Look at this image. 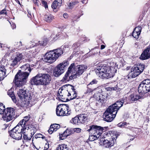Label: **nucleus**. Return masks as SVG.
Listing matches in <instances>:
<instances>
[{
  "label": "nucleus",
  "instance_id": "nucleus-1",
  "mask_svg": "<svg viewBox=\"0 0 150 150\" xmlns=\"http://www.w3.org/2000/svg\"><path fill=\"white\" fill-rule=\"evenodd\" d=\"M21 68L23 71L19 70L15 76L13 82L15 86L17 87H20L24 85L26 82V79L31 71L29 64H27L21 66Z\"/></svg>",
  "mask_w": 150,
  "mask_h": 150
},
{
  "label": "nucleus",
  "instance_id": "nucleus-2",
  "mask_svg": "<svg viewBox=\"0 0 150 150\" xmlns=\"http://www.w3.org/2000/svg\"><path fill=\"white\" fill-rule=\"evenodd\" d=\"M116 70L114 67L102 64H98L95 69L97 75L103 79L113 77Z\"/></svg>",
  "mask_w": 150,
  "mask_h": 150
},
{
  "label": "nucleus",
  "instance_id": "nucleus-3",
  "mask_svg": "<svg viewBox=\"0 0 150 150\" xmlns=\"http://www.w3.org/2000/svg\"><path fill=\"white\" fill-rule=\"evenodd\" d=\"M95 90L96 92L93 95V97L96 100V103L97 105L100 106L107 101L108 93L107 91L105 89H102L98 88L94 89L87 87L86 93H89Z\"/></svg>",
  "mask_w": 150,
  "mask_h": 150
},
{
  "label": "nucleus",
  "instance_id": "nucleus-4",
  "mask_svg": "<svg viewBox=\"0 0 150 150\" xmlns=\"http://www.w3.org/2000/svg\"><path fill=\"white\" fill-rule=\"evenodd\" d=\"M51 79V77L49 74L39 73L31 79L30 83L32 85L46 86L50 83Z\"/></svg>",
  "mask_w": 150,
  "mask_h": 150
},
{
  "label": "nucleus",
  "instance_id": "nucleus-5",
  "mask_svg": "<svg viewBox=\"0 0 150 150\" xmlns=\"http://www.w3.org/2000/svg\"><path fill=\"white\" fill-rule=\"evenodd\" d=\"M61 48H59L47 52L44 56V61L50 64L54 62L63 53Z\"/></svg>",
  "mask_w": 150,
  "mask_h": 150
},
{
  "label": "nucleus",
  "instance_id": "nucleus-6",
  "mask_svg": "<svg viewBox=\"0 0 150 150\" xmlns=\"http://www.w3.org/2000/svg\"><path fill=\"white\" fill-rule=\"evenodd\" d=\"M56 114L59 116H68L71 115V109L68 104H61L57 106Z\"/></svg>",
  "mask_w": 150,
  "mask_h": 150
},
{
  "label": "nucleus",
  "instance_id": "nucleus-7",
  "mask_svg": "<svg viewBox=\"0 0 150 150\" xmlns=\"http://www.w3.org/2000/svg\"><path fill=\"white\" fill-rule=\"evenodd\" d=\"M138 91L142 94H144L150 92V79L144 80L139 85Z\"/></svg>",
  "mask_w": 150,
  "mask_h": 150
},
{
  "label": "nucleus",
  "instance_id": "nucleus-8",
  "mask_svg": "<svg viewBox=\"0 0 150 150\" xmlns=\"http://www.w3.org/2000/svg\"><path fill=\"white\" fill-rule=\"evenodd\" d=\"M15 110L12 108H8L5 110L2 118L6 122H9L16 117Z\"/></svg>",
  "mask_w": 150,
  "mask_h": 150
},
{
  "label": "nucleus",
  "instance_id": "nucleus-9",
  "mask_svg": "<svg viewBox=\"0 0 150 150\" xmlns=\"http://www.w3.org/2000/svg\"><path fill=\"white\" fill-rule=\"evenodd\" d=\"M87 68V66L85 65L81 64L75 66L74 64V66L72 69V71L73 70H74V72L73 74L75 78H76L79 77Z\"/></svg>",
  "mask_w": 150,
  "mask_h": 150
},
{
  "label": "nucleus",
  "instance_id": "nucleus-10",
  "mask_svg": "<svg viewBox=\"0 0 150 150\" xmlns=\"http://www.w3.org/2000/svg\"><path fill=\"white\" fill-rule=\"evenodd\" d=\"M74 63L71 64L69 67L67 71L65 74L62 79L61 80L62 82H66L69 81L70 80H72L76 79L73 74H72L70 76V74L72 71V69L74 66Z\"/></svg>",
  "mask_w": 150,
  "mask_h": 150
},
{
  "label": "nucleus",
  "instance_id": "nucleus-11",
  "mask_svg": "<svg viewBox=\"0 0 150 150\" xmlns=\"http://www.w3.org/2000/svg\"><path fill=\"white\" fill-rule=\"evenodd\" d=\"M25 90L20 88L17 91L18 96L21 100L24 99L25 101L30 102L32 97L30 93H27Z\"/></svg>",
  "mask_w": 150,
  "mask_h": 150
},
{
  "label": "nucleus",
  "instance_id": "nucleus-12",
  "mask_svg": "<svg viewBox=\"0 0 150 150\" xmlns=\"http://www.w3.org/2000/svg\"><path fill=\"white\" fill-rule=\"evenodd\" d=\"M30 118L29 115L23 117V118L19 122V125H23V132L25 133L24 131L26 129L27 130L31 129L33 127V125H30L29 123V120Z\"/></svg>",
  "mask_w": 150,
  "mask_h": 150
},
{
  "label": "nucleus",
  "instance_id": "nucleus-13",
  "mask_svg": "<svg viewBox=\"0 0 150 150\" xmlns=\"http://www.w3.org/2000/svg\"><path fill=\"white\" fill-rule=\"evenodd\" d=\"M14 58L13 59L12 63L11 64V67H13L17 65L18 62L21 60L23 56L21 53L16 52L14 54Z\"/></svg>",
  "mask_w": 150,
  "mask_h": 150
},
{
  "label": "nucleus",
  "instance_id": "nucleus-14",
  "mask_svg": "<svg viewBox=\"0 0 150 150\" xmlns=\"http://www.w3.org/2000/svg\"><path fill=\"white\" fill-rule=\"evenodd\" d=\"M103 141V146L105 148H109L112 146L114 144V141L113 138L111 137L110 140H108L107 139H103L101 141Z\"/></svg>",
  "mask_w": 150,
  "mask_h": 150
},
{
  "label": "nucleus",
  "instance_id": "nucleus-15",
  "mask_svg": "<svg viewBox=\"0 0 150 150\" xmlns=\"http://www.w3.org/2000/svg\"><path fill=\"white\" fill-rule=\"evenodd\" d=\"M103 117L104 120L109 122L112 121L115 117V115L108 111H105L103 114Z\"/></svg>",
  "mask_w": 150,
  "mask_h": 150
},
{
  "label": "nucleus",
  "instance_id": "nucleus-16",
  "mask_svg": "<svg viewBox=\"0 0 150 150\" xmlns=\"http://www.w3.org/2000/svg\"><path fill=\"white\" fill-rule=\"evenodd\" d=\"M9 133L12 137L17 140L21 139L22 137L21 132H18L11 130L9 132Z\"/></svg>",
  "mask_w": 150,
  "mask_h": 150
},
{
  "label": "nucleus",
  "instance_id": "nucleus-17",
  "mask_svg": "<svg viewBox=\"0 0 150 150\" xmlns=\"http://www.w3.org/2000/svg\"><path fill=\"white\" fill-rule=\"evenodd\" d=\"M64 71L62 67L59 66L58 65L55 67L53 71V75L56 77H58L62 74Z\"/></svg>",
  "mask_w": 150,
  "mask_h": 150
},
{
  "label": "nucleus",
  "instance_id": "nucleus-18",
  "mask_svg": "<svg viewBox=\"0 0 150 150\" xmlns=\"http://www.w3.org/2000/svg\"><path fill=\"white\" fill-rule=\"evenodd\" d=\"M134 67L132 68L131 71L128 75V78H134L139 75L140 74Z\"/></svg>",
  "mask_w": 150,
  "mask_h": 150
},
{
  "label": "nucleus",
  "instance_id": "nucleus-19",
  "mask_svg": "<svg viewBox=\"0 0 150 150\" xmlns=\"http://www.w3.org/2000/svg\"><path fill=\"white\" fill-rule=\"evenodd\" d=\"M98 126L97 125H92L89 127V129L87 130L91 134H97L99 135V134L98 133L99 132V130H98Z\"/></svg>",
  "mask_w": 150,
  "mask_h": 150
},
{
  "label": "nucleus",
  "instance_id": "nucleus-20",
  "mask_svg": "<svg viewBox=\"0 0 150 150\" xmlns=\"http://www.w3.org/2000/svg\"><path fill=\"white\" fill-rule=\"evenodd\" d=\"M115 105L114 104H113L110 106L105 111L110 112L111 114H114L116 116L119 109L116 108Z\"/></svg>",
  "mask_w": 150,
  "mask_h": 150
},
{
  "label": "nucleus",
  "instance_id": "nucleus-21",
  "mask_svg": "<svg viewBox=\"0 0 150 150\" xmlns=\"http://www.w3.org/2000/svg\"><path fill=\"white\" fill-rule=\"evenodd\" d=\"M59 125L55 124L51 125L50 127V128L48 130V132L50 134H51L53 132L56 131L60 128Z\"/></svg>",
  "mask_w": 150,
  "mask_h": 150
},
{
  "label": "nucleus",
  "instance_id": "nucleus-22",
  "mask_svg": "<svg viewBox=\"0 0 150 150\" xmlns=\"http://www.w3.org/2000/svg\"><path fill=\"white\" fill-rule=\"evenodd\" d=\"M149 58H150V53L146 49L141 54L140 58L142 60H145Z\"/></svg>",
  "mask_w": 150,
  "mask_h": 150
},
{
  "label": "nucleus",
  "instance_id": "nucleus-23",
  "mask_svg": "<svg viewBox=\"0 0 150 150\" xmlns=\"http://www.w3.org/2000/svg\"><path fill=\"white\" fill-rule=\"evenodd\" d=\"M6 72L5 66H0V78L1 79H4L6 76Z\"/></svg>",
  "mask_w": 150,
  "mask_h": 150
},
{
  "label": "nucleus",
  "instance_id": "nucleus-24",
  "mask_svg": "<svg viewBox=\"0 0 150 150\" xmlns=\"http://www.w3.org/2000/svg\"><path fill=\"white\" fill-rule=\"evenodd\" d=\"M80 123L84 124L87 121L88 119L86 115L81 114L78 116Z\"/></svg>",
  "mask_w": 150,
  "mask_h": 150
},
{
  "label": "nucleus",
  "instance_id": "nucleus-25",
  "mask_svg": "<svg viewBox=\"0 0 150 150\" xmlns=\"http://www.w3.org/2000/svg\"><path fill=\"white\" fill-rule=\"evenodd\" d=\"M134 67L137 69V71L139 72V73L140 74L142 73L144 70L145 68V65L143 63H139L138 64L137 66L135 65L134 66Z\"/></svg>",
  "mask_w": 150,
  "mask_h": 150
},
{
  "label": "nucleus",
  "instance_id": "nucleus-26",
  "mask_svg": "<svg viewBox=\"0 0 150 150\" xmlns=\"http://www.w3.org/2000/svg\"><path fill=\"white\" fill-rule=\"evenodd\" d=\"M142 96H139L136 94H131L128 97L130 102L135 101L141 98Z\"/></svg>",
  "mask_w": 150,
  "mask_h": 150
},
{
  "label": "nucleus",
  "instance_id": "nucleus-27",
  "mask_svg": "<svg viewBox=\"0 0 150 150\" xmlns=\"http://www.w3.org/2000/svg\"><path fill=\"white\" fill-rule=\"evenodd\" d=\"M69 131V129H67L63 133L59 134V139L61 140H63L65 139L68 136L70 135L71 133Z\"/></svg>",
  "mask_w": 150,
  "mask_h": 150
},
{
  "label": "nucleus",
  "instance_id": "nucleus-28",
  "mask_svg": "<svg viewBox=\"0 0 150 150\" xmlns=\"http://www.w3.org/2000/svg\"><path fill=\"white\" fill-rule=\"evenodd\" d=\"M62 3V1H54L51 6L52 8L56 9L57 7L60 6Z\"/></svg>",
  "mask_w": 150,
  "mask_h": 150
},
{
  "label": "nucleus",
  "instance_id": "nucleus-29",
  "mask_svg": "<svg viewBox=\"0 0 150 150\" xmlns=\"http://www.w3.org/2000/svg\"><path fill=\"white\" fill-rule=\"evenodd\" d=\"M23 125H19V123L14 128L12 129V130L13 131H16V132H23V126H22Z\"/></svg>",
  "mask_w": 150,
  "mask_h": 150
},
{
  "label": "nucleus",
  "instance_id": "nucleus-30",
  "mask_svg": "<svg viewBox=\"0 0 150 150\" xmlns=\"http://www.w3.org/2000/svg\"><path fill=\"white\" fill-rule=\"evenodd\" d=\"M56 150H70L68 146L65 144L59 145L57 148Z\"/></svg>",
  "mask_w": 150,
  "mask_h": 150
},
{
  "label": "nucleus",
  "instance_id": "nucleus-31",
  "mask_svg": "<svg viewBox=\"0 0 150 150\" xmlns=\"http://www.w3.org/2000/svg\"><path fill=\"white\" fill-rule=\"evenodd\" d=\"M44 18L45 21L49 23L54 18V16L51 14H46L44 16Z\"/></svg>",
  "mask_w": 150,
  "mask_h": 150
},
{
  "label": "nucleus",
  "instance_id": "nucleus-32",
  "mask_svg": "<svg viewBox=\"0 0 150 150\" xmlns=\"http://www.w3.org/2000/svg\"><path fill=\"white\" fill-rule=\"evenodd\" d=\"M124 102V100L122 99L121 100H117L113 104H114L118 109H119L120 108L122 107Z\"/></svg>",
  "mask_w": 150,
  "mask_h": 150
},
{
  "label": "nucleus",
  "instance_id": "nucleus-33",
  "mask_svg": "<svg viewBox=\"0 0 150 150\" xmlns=\"http://www.w3.org/2000/svg\"><path fill=\"white\" fill-rule=\"evenodd\" d=\"M70 122L75 125H79L81 124L78 116H76L73 118L72 120L70 121Z\"/></svg>",
  "mask_w": 150,
  "mask_h": 150
},
{
  "label": "nucleus",
  "instance_id": "nucleus-34",
  "mask_svg": "<svg viewBox=\"0 0 150 150\" xmlns=\"http://www.w3.org/2000/svg\"><path fill=\"white\" fill-rule=\"evenodd\" d=\"M99 135L97 134L96 133L95 134H92L89 136L88 139L90 141H93L95 140L98 139L100 136Z\"/></svg>",
  "mask_w": 150,
  "mask_h": 150
},
{
  "label": "nucleus",
  "instance_id": "nucleus-35",
  "mask_svg": "<svg viewBox=\"0 0 150 150\" xmlns=\"http://www.w3.org/2000/svg\"><path fill=\"white\" fill-rule=\"evenodd\" d=\"M108 128V127H102L100 126L98 127V130H99V132L98 133L99 134V135L100 136L102 134V133L106 131Z\"/></svg>",
  "mask_w": 150,
  "mask_h": 150
},
{
  "label": "nucleus",
  "instance_id": "nucleus-36",
  "mask_svg": "<svg viewBox=\"0 0 150 150\" xmlns=\"http://www.w3.org/2000/svg\"><path fill=\"white\" fill-rule=\"evenodd\" d=\"M8 94L11 98L12 100L14 103H15L17 102L15 96L13 92L9 91L8 92Z\"/></svg>",
  "mask_w": 150,
  "mask_h": 150
},
{
  "label": "nucleus",
  "instance_id": "nucleus-37",
  "mask_svg": "<svg viewBox=\"0 0 150 150\" xmlns=\"http://www.w3.org/2000/svg\"><path fill=\"white\" fill-rule=\"evenodd\" d=\"M57 35L52 33L50 37L47 38V41H54L57 39Z\"/></svg>",
  "mask_w": 150,
  "mask_h": 150
},
{
  "label": "nucleus",
  "instance_id": "nucleus-38",
  "mask_svg": "<svg viewBox=\"0 0 150 150\" xmlns=\"http://www.w3.org/2000/svg\"><path fill=\"white\" fill-rule=\"evenodd\" d=\"M78 3V1H74L71 2H68L67 5L69 8H71L73 7L74 5L77 4Z\"/></svg>",
  "mask_w": 150,
  "mask_h": 150
},
{
  "label": "nucleus",
  "instance_id": "nucleus-39",
  "mask_svg": "<svg viewBox=\"0 0 150 150\" xmlns=\"http://www.w3.org/2000/svg\"><path fill=\"white\" fill-rule=\"evenodd\" d=\"M68 62L67 61H64L63 62L59 64V66L60 67H62L63 69L64 70V69L65 67H67L68 64Z\"/></svg>",
  "mask_w": 150,
  "mask_h": 150
},
{
  "label": "nucleus",
  "instance_id": "nucleus-40",
  "mask_svg": "<svg viewBox=\"0 0 150 150\" xmlns=\"http://www.w3.org/2000/svg\"><path fill=\"white\" fill-rule=\"evenodd\" d=\"M24 132H25V130L24 131ZM23 133V139H24L26 140H30L31 139L32 137L33 136V135L34 134H31V136L30 137H28V136L26 135L25 134V132L24 133H23Z\"/></svg>",
  "mask_w": 150,
  "mask_h": 150
},
{
  "label": "nucleus",
  "instance_id": "nucleus-41",
  "mask_svg": "<svg viewBox=\"0 0 150 150\" xmlns=\"http://www.w3.org/2000/svg\"><path fill=\"white\" fill-rule=\"evenodd\" d=\"M47 38H46L45 40H44L42 41H39L38 42V44L40 45H42L45 46L46 45L47 42H49V41H47Z\"/></svg>",
  "mask_w": 150,
  "mask_h": 150
},
{
  "label": "nucleus",
  "instance_id": "nucleus-42",
  "mask_svg": "<svg viewBox=\"0 0 150 150\" xmlns=\"http://www.w3.org/2000/svg\"><path fill=\"white\" fill-rule=\"evenodd\" d=\"M58 98L59 100L62 102H66L69 100L68 98L66 99L63 95H60Z\"/></svg>",
  "mask_w": 150,
  "mask_h": 150
},
{
  "label": "nucleus",
  "instance_id": "nucleus-43",
  "mask_svg": "<svg viewBox=\"0 0 150 150\" xmlns=\"http://www.w3.org/2000/svg\"><path fill=\"white\" fill-rule=\"evenodd\" d=\"M140 35L139 33H138L135 31H133L132 35L135 38L138 39Z\"/></svg>",
  "mask_w": 150,
  "mask_h": 150
},
{
  "label": "nucleus",
  "instance_id": "nucleus-44",
  "mask_svg": "<svg viewBox=\"0 0 150 150\" xmlns=\"http://www.w3.org/2000/svg\"><path fill=\"white\" fill-rule=\"evenodd\" d=\"M111 131H109L107 132H105L104 133V135L103 137H102V138L104 137V139H105L107 137H108L111 136Z\"/></svg>",
  "mask_w": 150,
  "mask_h": 150
},
{
  "label": "nucleus",
  "instance_id": "nucleus-45",
  "mask_svg": "<svg viewBox=\"0 0 150 150\" xmlns=\"http://www.w3.org/2000/svg\"><path fill=\"white\" fill-rule=\"evenodd\" d=\"M127 124L126 122H123L119 123L118 125L117 126L121 128H123L125 127V126Z\"/></svg>",
  "mask_w": 150,
  "mask_h": 150
},
{
  "label": "nucleus",
  "instance_id": "nucleus-46",
  "mask_svg": "<svg viewBox=\"0 0 150 150\" xmlns=\"http://www.w3.org/2000/svg\"><path fill=\"white\" fill-rule=\"evenodd\" d=\"M141 30L142 27L141 26H138L134 28V31H135L138 33H139L140 34L141 31Z\"/></svg>",
  "mask_w": 150,
  "mask_h": 150
},
{
  "label": "nucleus",
  "instance_id": "nucleus-47",
  "mask_svg": "<svg viewBox=\"0 0 150 150\" xmlns=\"http://www.w3.org/2000/svg\"><path fill=\"white\" fill-rule=\"evenodd\" d=\"M0 114H3L4 113V111L6 109H5L4 105L0 106Z\"/></svg>",
  "mask_w": 150,
  "mask_h": 150
},
{
  "label": "nucleus",
  "instance_id": "nucleus-48",
  "mask_svg": "<svg viewBox=\"0 0 150 150\" xmlns=\"http://www.w3.org/2000/svg\"><path fill=\"white\" fill-rule=\"evenodd\" d=\"M42 6H44L45 8H48V5L47 4V3L45 1H42Z\"/></svg>",
  "mask_w": 150,
  "mask_h": 150
},
{
  "label": "nucleus",
  "instance_id": "nucleus-49",
  "mask_svg": "<svg viewBox=\"0 0 150 150\" xmlns=\"http://www.w3.org/2000/svg\"><path fill=\"white\" fill-rule=\"evenodd\" d=\"M97 82L98 81L96 80L93 79L90 82V83L88 85V86H89L90 85L97 84Z\"/></svg>",
  "mask_w": 150,
  "mask_h": 150
},
{
  "label": "nucleus",
  "instance_id": "nucleus-50",
  "mask_svg": "<svg viewBox=\"0 0 150 150\" xmlns=\"http://www.w3.org/2000/svg\"><path fill=\"white\" fill-rule=\"evenodd\" d=\"M79 45V44L77 43H75L72 46V48L74 49L78 47Z\"/></svg>",
  "mask_w": 150,
  "mask_h": 150
},
{
  "label": "nucleus",
  "instance_id": "nucleus-51",
  "mask_svg": "<svg viewBox=\"0 0 150 150\" xmlns=\"http://www.w3.org/2000/svg\"><path fill=\"white\" fill-rule=\"evenodd\" d=\"M77 96L76 95V92H74V93L73 94V96H71V100H73L75 99L76 98H77Z\"/></svg>",
  "mask_w": 150,
  "mask_h": 150
},
{
  "label": "nucleus",
  "instance_id": "nucleus-52",
  "mask_svg": "<svg viewBox=\"0 0 150 150\" xmlns=\"http://www.w3.org/2000/svg\"><path fill=\"white\" fill-rule=\"evenodd\" d=\"M6 10L3 9L0 12V14H5L6 15Z\"/></svg>",
  "mask_w": 150,
  "mask_h": 150
},
{
  "label": "nucleus",
  "instance_id": "nucleus-53",
  "mask_svg": "<svg viewBox=\"0 0 150 150\" xmlns=\"http://www.w3.org/2000/svg\"><path fill=\"white\" fill-rule=\"evenodd\" d=\"M80 100L79 98L78 97L75 99V100L74 101V102L75 103L76 102V105L79 104L80 103Z\"/></svg>",
  "mask_w": 150,
  "mask_h": 150
},
{
  "label": "nucleus",
  "instance_id": "nucleus-54",
  "mask_svg": "<svg viewBox=\"0 0 150 150\" xmlns=\"http://www.w3.org/2000/svg\"><path fill=\"white\" fill-rule=\"evenodd\" d=\"M109 90H116L117 89V88L116 87H113L110 88L109 87L108 88Z\"/></svg>",
  "mask_w": 150,
  "mask_h": 150
},
{
  "label": "nucleus",
  "instance_id": "nucleus-55",
  "mask_svg": "<svg viewBox=\"0 0 150 150\" xmlns=\"http://www.w3.org/2000/svg\"><path fill=\"white\" fill-rule=\"evenodd\" d=\"M75 131L77 133L80 132L81 131V129L79 128H76L75 129Z\"/></svg>",
  "mask_w": 150,
  "mask_h": 150
},
{
  "label": "nucleus",
  "instance_id": "nucleus-56",
  "mask_svg": "<svg viewBox=\"0 0 150 150\" xmlns=\"http://www.w3.org/2000/svg\"><path fill=\"white\" fill-rule=\"evenodd\" d=\"M49 148V144L48 143H46L44 148L45 150Z\"/></svg>",
  "mask_w": 150,
  "mask_h": 150
},
{
  "label": "nucleus",
  "instance_id": "nucleus-57",
  "mask_svg": "<svg viewBox=\"0 0 150 150\" xmlns=\"http://www.w3.org/2000/svg\"><path fill=\"white\" fill-rule=\"evenodd\" d=\"M19 44L20 45L18 47V49L19 50H23V49H22V47H21V46H23V45H22V44L21 42V41L19 42Z\"/></svg>",
  "mask_w": 150,
  "mask_h": 150
},
{
  "label": "nucleus",
  "instance_id": "nucleus-58",
  "mask_svg": "<svg viewBox=\"0 0 150 150\" xmlns=\"http://www.w3.org/2000/svg\"><path fill=\"white\" fill-rule=\"evenodd\" d=\"M37 1H33V2L35 6H38L39 5V3L37 2Z\"/></svg>",
  "mask_w": 150,
  "mask_h": 150
},
{
  "label": "nucleus",
  "instance_id": "nucleus-59",
  "mask_svg": "<svg viewBox=\"0 0 150 150\" xmlns=\"http://www.w3.org/2000/svg\"><path fill=\"white\" fill-rule=\"evenodd\" d=\"M63 17L65 18H67L68 17V15L67 13H64L63 14Z\"/></svg>",
  "mask_w": 150,
  "mask_h": 150
},
{
  "label": "nucleus",
  "instance_id": "nucleus-60",
  "mask_svg": "<svg viewBox=\"0 0 150 150\" xmlns=\"http://www.w3.org/2000/svg\"><path fill=\"white\" fill-rule=\"evenodd\" d=\"M34 58H29L28 59V61L29 62H32L33 61L34 59Z\"/></svg>",
  "mask_w": 150,
  "mask_h": 150
},
{
  "label": "nucleus",
  "instance_id": "nucleus-61",
  "mask_svg": "<svg viewBox=\"0 0 150 150\" xmlns=\"http://www.w3.org/2000/svg\"><path fill=\"white\" fill-rule=\"evenodd\" d=\"M147 51L150 53V45L146 49Z\"/></svg>",
  "mask_w": 150,
  "mask_h": 150
},
{
  "label": "nucleus",
  "instance_id": "nucleus-62",
  "mask_svg": "<svg viewBox=\"0 0 150 150\" xmlns=\"http://www.w3.org/2000/svg\"><path fill=\"white\" fill-rule=\"evenodd\" d=\"M75 20H72V21H71V24L72 26H74L75 25V24L74 23V21Z\"/></svg>",
  "mask_w": 150,
  "mask_h": 150
},
{
  "label": "nucleus",
  "instance_id": "nucleus-63",
  "mask_svg": "<svg viewBox=\"0 0 150 150\" xmlns=\"http://www.w3.org/2000/svg\"><path fill=\"white\" fill-rule=\"evenodd\" d=\"M105 47V46L104 45H101V49H104Z\"/></svg>",
  "mask_w": 150,
  "mask_h": 150
},
{
  "label": "nucleus",
  "instance_id": "nucleus-64",
  "mask_svg": "<svg viewBox=\"0 0 150 150\" xmlns=\"http://www.w3.org/2000/svg\"><path fill=\"white\" fill-rule=\"evenodd\" d=\"M71 89L73 91V92H76V91H75V89L74 88V87L73 86H72V87L71 88Z\"/></svg>",
  "mask_w": 150,
  "mask_h": 150
}]
</instances>
